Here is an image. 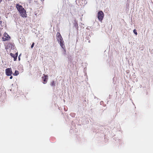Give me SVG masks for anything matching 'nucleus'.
<instances>
[{"label": "nucleus", "instance_id": "obj_1", "mask_svg": "<svg viewBox=\"0 0 153 153\" xmlns=\"http://www.w3.org/2000/svg\"><path fill=\"white\" fill-rule=\"evenodd\" d=\"M17 10L19 11L20 16L22 17H26L27 14L26 10L24 8L19 4H17L16 5Z\"/></svg>", "mask_w": 153, "mask_h": 153}, {"label": "nucleus", "instance_id": "obj_6", "mask_svg": "<svg viewBox=\"0 0 153 153\" xmlns=\"http://www.w3.org/2000/svg\"><path fill=\"white\" fill-rule=\"evenodd\" d=\"M10 56L14 58V60L16 61L17 59V58L18 56V53H16L15 54H13L12 53H10Z\"/></svg>", "mask_w": 153, "mask_h": 153}, {"label": "nucleus", "instance_id": "obj_12", "mask_svg": "<svg viewBox=\"0 0 153 153\" xmlns=\"http://www.w3.org/2000/svg\"><path fill=\"white\" fill-rule=\"evenodd\" d=\"M2 0H0V3L1 2V1H2Z\"/></svg>", "mask_w": 153, "mask_h": 153}, {"label": "nucleus", "instance_id": "obj_8", "mask_svg": "<svg viewBox=\"0 0 153 153\" xmlns=\"http://www.w3.org/2000/svg\"><path fill=\"white\" fill-rule=\"evenodd\" d=\"M133 32L136 35H137V33L136 31V30L135 29H134V30H133Z\"/></svg>", "mask_w": 153, "mask_h": 153}, {"label": "nucleus", "instance_id": "obj_3", "mask_svg": "<svg viewBox=\"0 0 153 153\" xmlns=\"http://www.w3.org/2000/svg\"><path fill=\"white\" fill-rule=\"evenodd\" d=\"M97 16L99 20L101 22L104 17V13L102 11H99L98 13Z\"/></svg>", "mask_w": 153, "mask_h": 153}, {"label": "nucleus", "instance_id": "obj_11", "mask_svg": "<svg viewBox=\"0 0 153 153\" xmlns=\"http://www.w3.org/2000/svg\"><path fill=\"white\" fill-rule=\"evenodd\" d=\"M13 77H10V79H12V78Z\"/></svg>", "mask_w": 153, "mask_h": 153}, {"label": "nucleus", "instance_id": "obj_4", "mask_svg": "<svg viewBox=\"0 0 153 153\" xmlns=\"http://www.w3.org/2000/svg\"><path fill=\"white\" fill-rule=\"evenodd\" d=\"M10 39V37L9 35L7 33H5L4 34V36L2 38V41H6L9 40Z\"/></svg>", "mask_w": 153, "mask_h": 153}, {"label": "nucleus", "instance_id": "obj_9", "mask_svg": "<svg viewBox=\"0 0 153 153\" xmlns=\"http://www.w3.org/2000/svg\"><path fill=\"white\" fill-rule=\"evenodd\" d=\"M34 45V43H33L31 46V48H33V47Z\"/></svg>", "mask_w": 153, "mask_h": 153}, {"label": "nucleus", "instance_id": "obj_2", "mask_svg": "<svg viewBox=\"0 0 153 153\" xmlns=\"http://www.w3.org/2000/svg\"><path fill=\"white\" fill-rule=\"evenodd\" d=\"M56 36L58 42L60 46L65 50H65L63 47V46L64 45V42L61 34L59 33L58 32L56 33Z\"/></svg>", "mask_w": 153, "mask_h": 153}, {"label": "nucleus", "instance_id": "obj_7", "mask_svg": "<svg viewBox=\"0 0 153 153\" xmlns=\"http://www.w3.org/2000/svg\"><path fill=\"white\" fill-rule=\"evenodd\" d=\"M19 71H15V73L13 74V75L14 76H17L19 74Z\"/></svg>", "mask_w": 153, "mask_h": 153}, {"label": "nucleus", "instance_id": "obj_10", "mask_svg": "<svg viewBox=\"0 0 153 153\" xmlns=\"http://www.w3.org/2000/svg\"><path fill=\"white\" fill-rule=\"evenodd\" d=\"M20 55L19 56V60H20Z\"/></svg>", "mask_w": 153, "mask_h": 153}, {"label": "nucleus", "instance_id": "obj_5", "mask_svg": "<svg viewBox=\"0 0 153 153\" xmlns=\"http://www.w3.org/2000/svg\"><path fill=\"white\" fill-rule=\"evenodd\" d=\"M6 73L7 76H11L12 74V69L11 68H8L6 70Z\"/></svg>", "mask_w": 153, "mask_h": 153}]
</instances>
